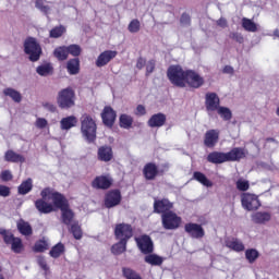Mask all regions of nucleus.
I'll use <instances>...</instances> for the list:
<instances>
[{"instance_id": "1", "label": "nucleus", "mask_w": 279, "mask_h": 279, "mask_svg": "<svg viewBox=\"0 0 279 279\" xmlns=\"http://www.w3.org/2000/svg\"><path fill=\"white\" fill-rule=\"evenodd\" d=\"M169 82L177 88H202L204 78L195 70H184L181 65H170L167 70Z\"/></svg>"}, {"instance_id": "2", "label": "nucleus", "mask_w": 279, "mask_h": 279, "mask_svg": "<svg viewBox=\"0 0 279 279\" xmlns=\"http://www.w3.org/2000/svg\"><path fill=\"white\" fill-rule=\"evenodd\" d=\"M245 158V149L242 147L232 148L228 153L211 151L207 155V162L211 165H223V162H239Z\"/></svg>"}, {"instance_id": "3", "label": "nucleus", "mask_w": 279, "mask_h": 279, "mask_svg": "<svg viewBox=\"0 0 279 279\" xmlns=\"http://www.w3.org/2000/svg\"><path fill=\"white\" fill-rule=\"evenodd\" d=\"M56 195H62L60 192L53 191L51 187H45L40 192V197L37 201H35V208L40 213L41 215H49L50 213H53L56 208Z\"/></svg>"}, {"instance_id": "4", "label": "nucleus", "mask_w": 279, "mask_h": 279, "mask_svg": "<svg viewBox=\"0 0 279 279\" xmlns=\"http://www.w3.org/2000/svg\"><path fill=\"white\" fill-rule=\"evenodd\" d=\"M81 132L87 143H95L97 141V122L93 116L84 113L81 117Z\"/></svg>"}, {"instance_id": "5", "label": "nucleus", "mask_w": 279, "mask_h": 279, "mask_svg": "<svg viewBox=\"0 0 279 279\" xmlns=\"http://www.w3.org/2000/svg\"><path fill=\"white\" fill-rule=\"evenodd\" d=\"M54 208H59V210H61L62 223L65 226H71V223H73L75 213H73V209H71L69 199H66V197H64L62 194L54 195Z\"/></svg>"}, {"instance_id": "6", "label": "nucleus", "mask_w": 279, "mask_h": 279, "mask_svg": "<svg viewBox=\"0 0 279 279\" xmlns=\"http://www.w3.org/2000/svg\"><path fill=\"white\" fill-rule=\"evenodd\" d=\"M77 97L73 87H66L59 90L57 95V105L61 110H71L74 108Z\"/></svg>"}, {"instance_id": "7", "label": "nucleus", "mask_w": 279, "mask_h": 279, "mask_svg": "<svg viewBox=\"0 0 279 279\" xmlns=\"http://www.w3.org/2000/svg\"><path fill=\"white\" fill-rule=\"evenodd\" d=\"M24 53L29 56L31 62H38L43 56V48L34 37H27L24 41Z\"/></svg>"}, {"instance_id": "8", "label": "nucleus", "mask_w": 279, "mask_h": 279, "mask_svg": "<svg viewBox=\"0 0 279 279\" xmlns=\"http://www.w3.org/2000/svg\"><path fill=\"white\" fill-rule=\"evenodd\" d=\"M161 226L163 230H178L182 226V217L175 211H169L161 216Z\"/></svg>"}, {"instance_id": "9", "label": "nucleus", "mask_w": 279, "mask_h": 279, "mask_svg": "<svg viewBox=\"0 0 279 279\" xmlns=\"http://www.w3.org/2000/svg\"><path fill=\"white\" fill-rule=\"evenodd\" d=\"M114 236L117 241H124L128 243L132 236H134V228L130 223H118L114 228Z\"/></svg>"}, {"instance_id": "10", "label": "nucleus", "mask_w": 279, "mask_h": 279, "mask_svg": "<svg viewBox=\"0 0 279 279\" xmlns=\"http://www.w3.org/2000/svg\"><path fill=\"white\" fill-rule=\"evenodd\" d=\"M173 211V202H170L169 198H154L153 213L155 215H167L168 213Z\"/></svg>"}, {"instance_id": "11", "label": "nucleus", "mask_w": 279, "mask_h": 279, "mask_svg": "<svg viewBox=\"0 0 279 279\" xmlns=\"http://www.w3.org/2000/svg\"><path fill=\"white\" fill-rule=\"evenodd\" d=\"M241 204L245 210H258L260 204V199L256 194L244 193L241 195Z\"/></svg>"}, {"instance_id": "12", "label": "nucleus", "mask_w": 279, "mask_h": 279, "mask_svg": "<svg viewBox=\"0 0 279 279\" xmlns=\"http://www.w3.org/2000/svg\"><path fill=\"white\" fill-rule=\"evenodd\" d=\"M114 180L110 174H102V175H97L93 181H92V189H96L97 191H108L113 184Z\"/></svg>"}, {"instance_id": "13", "label": "nucleus", "mask_w": 279, "mask_h": 279, "mask_svg": "<svg viewBox=\"0 0 279 279\" xmlns=\"http://www.w3.org/2000/svg\"><path fill=\"white\" fill-rule=\"evenodd\" d=\"M184 232L191 236V239H204L206 231L202 225L196 222H187L184 225Z\"/></svg>"}, {"instance_id": "14", "label": "nucleus", "mask_w": 279, "mask_h": 279, "mask_svg": "<svg viewBox=\"0 0 279 279\" xmlns=\"http://www.w3.org/2000/svg\"><path fill=\"white\" fill-rule=\"evenodd\" d=\"M121 190H111L105 194V208H114L121 204Z\"/></svg>"}, {"instance_id": "15", "label": "nucleus", "mask_w": 279, "mask_h": 279, "mask_svg": "<svg viewBox=\"0 0 279 279\" xmlns=\"http://www.w3.org/2000/svg\"><path fill=\"white\" fill-rule=\"evenodd\" d=\"M135 242L137 243V247L142 254L154 253V241H151V236L143 234L138 238H135Z\"/></svg>"}, {"instance_id": "16", "label": "nucleus", "mask_w": 279, "mask_h": 279, "mask_svg": "<svg viewBox=\"0 0 279 279\" xmlns=\"http://www.w3.org/2000/svg\"><path fill=\"white\" fill-rule=\"evenodd\" d=\"M104 125L106 128H114V123L117 121V111L110 106H105L102 112L100 113Z\"/></svg>"}, {"instance_id": "17", "label": "nucleus", "mask_w": 279, "mask_h": 279, "mask_svg": "<svg viewBox=\"0 0 279 279\" xmlns=\"http://www.w3.org/2000/svg\"><path fill=\"white\" fill-rule=\"evenodd\" d=\"M221 100L217 93H207L205 95V107L207 112H216L221 106Z\"/></svg>"}, {"instance_id": "18", "label": "nucleus", "mask_w": 279, "mask_h": 279, "mask_svg": "<svg viewBox=\"0 0 279 279\" xmlns=\"http://www.w3.org/2000/svg\"><path fill=\"white\" fill-rule=\"evenodd\" d=\"M113 159H114V151L112 150V146L102 145L98 147L97 160H99V162H112Z\"/></svg>"}, {"instance_id": "19", "label": "nucleus", "mask_w": 279, "mask_h": 279, "mask_svg": "<svg viewBox=\"0 0 279 279\" xmlns=\"http://www.w3.org/2000/svg\"><path fill=\"white\" fill-rule=\"evenodd\" d=\"M142 173L145 180L151 181L155 180L156 177L162 172L158 169V165H156V162H147L145 163Z\"/></svg>"}, {"instance_id": "20", "label": "nucleus", "mask_w": 279, "mask_h": 279, "mask_svg": "<svg viewBox=\"0 0 279 279\" xmlns=\"http://www.w3.org/2000/svg\"><path fill=\"white\" fill-rule=\"evenodd\" d=\"M119 52L117 50H105L101 52L97 60H96V66L101 69V66H106L110 61L114 60V57L118 56Z\"/></svg>"}, {"instance_id": "21", "label": "nucleus", "mask_w": 279, "mask_h": 279, "mask_svg": "<svg viewBox=\"0 0 279 279\" xmlns=\"http://www.w3.org/2000/svg\"><path fill=\"white\" fill-rule=\"evenodd\" d=\"M219 143V131L211 129L205 133L204 145L209 149H213Z\"/></svg>"}, {"instance_id": "22", "label": "nucleus", "mask_w": 279, "mask_h": 279, "mask_svg": "<svg viewBox=\"0 0 279 279\" xmlns=\"http://www.w3.org/2000/svg\"><path fill=\"white\" fill-rule=\"evenodd\" d=\"M167 123V116L162 112L153 114L148 121V128H162Z\"/></svg>"}, {"instance_id": "23", "label": "nucleus", "mask_w": 279, "mask_h": 279, "mask_svg": "<svg viewBox=\"0 0 279 279\" xmlns=\"http://www.w3.org/2000/svg\"><path fill=\"white\" fill-rule=\"evenodd\" d=\"M225 243L226 247H229V250H232L233 252H245V244L238 238H228Z\"/></svg>"}, {"instance_id": "24", "label": "nucleus", "mask_w": 279, "mask_h": 279, "mask_svg": "<svg viewBox=\"0 0 279 279\" xmlns=\"http://www.w3.org/2000/svg\"><path fill=\"white\" fill-rule=\"evenodd\" d=\"M4 160L5 162H13L23 165L25 163V156L17 154L16 151L9 149L4 153Z\"/></svg>"}, {"instance_id": "25", "label": "nucleus", "mask_w": 279, "mask_h": 279, "mask_svg": "<svg viewBox=\"0 0 279 279\" xmlns=\"http://www.w3.org/2000/svg\"><path fill=\"white\" fill-rule=\"evenodd\" d=\"M17 230L20 234H23V236H32L34 234V229H32V225L25 220H21L17 222Z\"/></svg>"}, {"instance_id": "26", "label": "nucleus", "mask_w": 279, "mask_h": 279, "mask_svg": "<svg viewBox=\"0 0 279 279\" xmlns=\"http://www.w3.org/2000/svg\"><path fill=\"white\" fill-rule=\"evenodd\" d=\"M193 179L196 180V182H199V184H203V186H206L207 189L213 187V181H210L208 177L204 174V172L195 171L193 173Z\"/></svg>"}, {"instance_id": "27", "label": "nucleus", "mask_w": 279, "mask_h": 279, "mask_svg": "<svg viewBox=\"0 0 279 279\" xmlns=\"http://www.w3.org/2000/svg\"><path fill=\"white\" fill-rule=\"evenodd\" d=\"M33 189L34 183L32 181V178H28L19 185L17 193L19 195H27V193H31Z\"/></svg>"}, {"instance_id": "28", "label": "nucleus", "mask_w": 279, "mask_h": 279, "mask_svg": "<svg viewBox=\"0 0 279 279\" xmlns=\"http://www.w3.org/2000/svg\"><path fill=\"white\" fill-rule=\"evenodd\" d=\"M77 125V118L75 116L65 117L60 121L61 130H71Z\"/></svg>"}, {"instance_id": "29", "label": "nucleus", "mask_w": 279, "mask_h": 279, "mask_svg": "<svg viewBox=\"0 0 279 279\" xmlns=\"http://www.w3.org/2000/svg\"><path fill=\"white\" fill-rule=\"evenodd\" d=\"M144 260H145V263H147L148 265H151L153 267H160V265H162V263H165V258H162L159 255L151 254V253L146 255Z\"/></svg>"}, {"instance_id": "30", "label": "nucleus", "mask_w": 279, "mask_h": 279, "mask_svg": "<svg viewBox=\"0 0 279 279\" xmlns=\"http://www.w3.org/2000/svg\"><path fill=\"white\" fill-rule=\"evenodd\" d=\"M53 56L59 60V62H64V60H69V50L66 46H59L53 50Z\"/></svg>"}, {"instance_id": "31", "label": "nucleus", "mask_w": 279, "mask_h": 279, "mask_svg": "<svg viewBox=\"0 0 279 279\" xmlns=\"http://www.w3.org/2000/svg\"><path fill=\"white\" fill-rule=\"evenodd\" d=\"M133 123H134V118H132V116L128 113L120 114V118H119L120 128H122L123 130H130Z\"/></svg>"}, {"instance_id": "32", "label": "nucleus", "mask_w": 279, "mask_h": 279, "mask_svg": "<svg viewBox=\"0 0 279 279\" xmlns=\"http://www.w3.org/2000/svg\"><path fill=\"white\" fill-rule=\"evenodd\" d=\"M66 69L70 75H77L80 73V58L70 59L66 63Z\"/></svg>"}, {"instance_id": "33", "label": "nucleus", "mask_w": 279, "mask_h": 279, "mask_svg": "<svg viewBox=\"0 0 279 279\" xmlns=\"http://www.w3.org/2000/svg\"><path fill=\"white\" fill-rule=\"evenodd\" d=\"M254 223H267V221H271V214L267 211H257L253 215Z\"/></svg>"}, {"instance_id": "34", "label": "nucleus", "mask_w": 279, "mask_h": 279, "mask_svg": "<svg viewBox=\"0 0 279 279\" xmlns=\"http://www.w3.org/2000/svg\"><path fill=\"white\" fill-rule=\"evenodd\" d=\"M126 251H128V242H124L123 240H119L118 243L111 246V253L114 256H121V254H123V252H126Z\"/></svg>"}, {"instance_id": "35", "label": "nucleus", "mask_w": 279, "mask_h": 279, "mask_svg": "<svg viewBox=\"0 0 279 279\" xmlns=\"http://www.w3.org/2000/svg\"><path fill=\"white\" fill-rule=\"evenodd\" d=\"M70 232L76 241H81L82 236H84V231H82V226H80L78 221H74L70 226Z\"/></svg>"}, {"instance_id": "36", "label": "nucleus", "mask_w": 279, "mask_h": 279, "mask_svg": "<svg viewBox=\"0 0 279 279\" xmlns=\"http://www.w3.org/2000/svg\"><path fill=\"white\" fill-rule=\"evenodd\" d=\"M260 257V253L256 248H247L245 251V258L250 265H254L256 260Z\"/></svg>"}, {"instance_id": "37", "label": "nucleus", "mask_w": 279, "mask_h": 279, "mask_svg": "<svg viewBox=\"0 0 279 279\" xmlns=\"http://www.w3.org/2000/svg\"><path fill=\"white\" fill-rule=\"evenodd\" d=\"M3 95H5V97H11L15 104H21V101H23V96L14 88H5Z\"/></svg>"}, {"instance_id": "38", "label": "nucleus", "mask_w": 279, "mask_h": 279, "mask_svg": "<svg viewBox=\"0 0 279 279\" xmlns=\"http://www.w3.org/2000/svg\"><path fill=\"white\" fill-rule=\"evenodd\" d=\"M10 245L14 254H22L25 251V246L23 245V240H21V238H15Z\"/></svg>"}, {"instance_id": "39", "label": "nucleus", "mask_w": 279, "mask_h": 279, "mask_svg": "<svg viewBox=\"0 0 279 279\" xmlns=\"http://www.w3.org/2000/svg\"><path fill=\"white\" fill-rule=\"evenodd\" d=\"M47 250H49V243L47 240H38L33 246V252L36 254H43V252H47Z\"/></svg>"}, {"instance_id": "40", "label": "nucleus", "mask_w": 279, "mask_h": 279, "mask_svg": "<svg viewBox=\"0 0 279 279\" xmlns=\"http://www.w3.org/2000/svg\"><path fill=\"white\" fill-rule=\"evenodd\" d=\"M64 244H62V242H59L58 244L52 246V248L49 252V255L51 256V258H60L61 254H64Z\"/></svg>"}, {"instance_id": "41", "label": "nucleus", "mask_w": 279, "mask_h": 279, "mask_svg": "<svg viewBox=\"0 0 279 279\" xmlns=\"http://www.w3.org/2000/svg\"><path fill=\"white\" fill-rule=\"evenodd\" d=\"M66 34V27L63 25L54 26L52 29L49 32V37L50 38H62Z\"/></svg>"}, {"instance_id": "42", "label": "nucleus", "mask_w": 279, "mask_h": 279, "mask_svg": "<svg viewBox=\"0 0 279 279\" xmlns=\"http://www.w3.org/2000/svg\"><path fill=\"white\" fill-rule=\"evenodd\" d=\"M242 27L245 29V32H258V26L256 23L247 17L242 19Z\"/></svg>"}, {"instance_id": "43", "label": "nucleus", "mask_w": 279, "mask_h": 279, "mask_svg": "<svg viewBox=\"0 0 279 279\" xmlns=\"http://www.w3.org/2000/svg\"><path fill=\"white\" fill-rule=\"evenodd\" d=\"M68 56H73V58H80L82 56V47L77 44H72L66 46Z\"/></svg>"}, {"instance_id": "44", "label": "nucleus", "mask_w": 279, "mask_h": 279, "mask_svg": "<svg viewBox=\"0 0 279 279\" xmlns=\"http://www.w3.org/2000/svg\"><path fill=\"white\" fill-rule=\"evenodd\" d=\"M122 275L126 279H143L136 270L128 267L122 268Z\"/></svg>"}, {"instance_id": "45", "label": "nucleus", "mask_w": 279, "mask_h": 279, "mask_svg": "<svg viewBox=\"0 0 279 279\" xmlns=\"http://www.w3.org/2000/svg\"><path fill=\"white\" fill-rule=\"evenodd\" d=\"M217 110V113L223 121H230L232 119V111L228 107H220Z\"/></svg>"}, {"instance_id": "46", "label": "nucleus", "mask_w": 279, "mask_h": 279, "mask_svg": "<svg viewBox=\"0 0 279 279\" xmlns=\"http://www.w3.org/2000/svg\"><path fill=\"white\" fill-rule=\"evenodd\" d=\"M36 71H37L38 75H41L45 77V76L53 73V66H51V64L47 63V64L37 66Z\"/></svg>"}, {"instance_id": "47", "label": "nucleus", "mask_w": 279, "mask_h": 279, "mask_svg": "<svg viewBox=\"0 0 279 279\" xmlns=\"http://www.w3.org/2000/svg\"><path fill=\"white\" fill-rule=\"evenodd\" d=\"M0 234H1L5 245H11V243L16 239V236H14V233H12L5 229H2L0 231Z\"/></svg>"}, {"instance_id": "48", "label": "nucleus", "mask_w": 279, "mask_h": 279, "mask_svg": "<svg viewBox=\"0 0 279 279\" xmlns=\"http://www.w3.org/2000/svg\"><path fill=\"white\" fill-rule=\"evenodd\" d=\"M128 31L131 34H138L141 32V21L138 19H134L129 23Z\"/></svg>"}, {"instance_id": "49", "label": "nucleus", "mask_w": 279, "mask_h": 279, "mask_svg": "<svg viewBox=\"0 0 279 279\" xmlns=\"http://www.w3.org/2000/svg\"><path fill=\"white\" fill-rule=\"evenodd\" d=\"M235 186L238 189V191H248L250 190V181L243 180V179H239L235 183Z\"/></svg>"}, {"instance_id": "50", "label": "nucleus", "mask_w": 279, "mask_h": 279, "mask_svg": "<svg viewBox=\"0 0 279 279\" xmlns=\"http://www.w3.org/2000/svg\"><path fill=\"white\" fill-rule=\"evenodd\" d=\"M0 179L2 182H11V180L14 179V175L12 174V171H10V170H3L0 173Z\"/></svg>"}, {"instance_id": "51", "label": "nucleus", "mask_w": 279, "mask_h": 279, "mask_svg": "<svg viewBox=\"0 0 279 279\" xmlns=\"http://www.w3.org/2000/svg\"><path fill=\"white\" fill-rule=\"evenodd\" d=\"M154 71H156V60L150 59L146 64V77H149Z\"/></svg>"}, {"instance_id": "52", "label": "nucleus", "mask_w": 279, "mask_h": 279, "mask_svg": "<svg viewBox=\"0 0 279 279\" xmlns=\"http://www.w3.org/2000/svg\"><path fill=\"white\" fill-rule=\"evenodd\" d=\"M37 263L44 271H49V265H47V259H45L43 256H39L37 258Z\"/></svg>"}, {"instance_id": "53", "label": "nucleus", "mask_w": 279, "mask_h": 279, "mask_svg": "<svg viewBox=\"0 0 279 279\" xmlns=\"http://www.w3.org/2000/svg\"><path fill=\"white\" fill-rule=\"evenodd\" d=\"M12 191L8 185H0V197H10Z\"/></svg>"}, {"instance_id": "54", "label": "nucleus", "mask_w": 279, "mask_h": 279, "mask_svg": "<svg viewBox=\"0 0 279 279\" xmlns=\"http://www.w3.org/2000/svg\"><path fill=\"white\" fill-rule=\"evenodd\" d=\"M180 23L186 27L191 26V15H189V13H183L181 15Z\"/></svg>"}, {"instance_id": "55", "label": "nucleus", "mask_w": 279, "mask_h": 279, "mask_svg": "<svg viewBox=\"0 0 279 279\" xmlns=\"http://www.w3.org/2000/svg\"><path fill=\"white\" fill-rule=\"evenodd\" d=\"M47 125H48L47 119L38 118L36 120V128H38L39 130H45V128H47Z\"/></svg>"}, {"instance_id": "56", "label": "nucleus", "mask_w": 279, "mask_h": 279, "mask_svg": "<svg viewBox=\"0 0 279 279\" xmlns=\"http://www.w3.org/2000/svg\"><path fill=\"white\" fill-rule=\"evenodd\" d=\"M230 38H232V40H235V43H239L240 45H242V43H244V38L243 35H241V33H232L230 35Z\"/></svg>"}, {"instance_id": "57", "label": "nucleus", "mask_w": 279, "mask_h": 279, "mask_svg": "<svg viewBox=\"0 0 279 279\" xmlns=\"http://www.w3.org/2000/svg\"><path fill=\"white\" fill-rule=\"evenodd\" d=\"M135 114H136L137 117H145V114H147V109H145V106L138 105V106L136 107Z\"/></svg>"}, {"instance_id": "58", "label": "nucleus", "mask_w": 279, "mask_h": 279, "mask_svg": "<svg viewBox=\"0 0 279 279\" xmlns=\"http://www.w3.org/2000/svg\"><path fill=\"white\" fill-rule=\"evenodd\" d=\"M145 64H147V60H145V58L143 57H140L136 62V69L141 71L142 69L145 68Z\"/></svg>"}, {"instance_id": "59", "label": "nucleus", "mask_w": 279, "mask_h": 279, "mask_svg": "<svg viewBox=\"0 0 279 279\" xmlns=\"http://www.w3.org/2000/svg\"><path fill=\"white\" fill-rule=\"evenodd\" d=\"M217 25H218V27H222V29H226V27H228V20L220 17L217 21Z\"/></svg>"}, {"instance_id": "60", "label": "nucleus", "mask_w": 279, "mask_h": 279, "mask_svg": "<svg viewBox=\"0 0 279 279\" xmlns=\"http://www.w3.org/2000/svg\"><path fill=\"white\" fill-rule=\"evenodd\" d=\"M222 73L227 75H234V68H232L231 65H226L222 70Z\"/></svg>"}, {"instance_id": "61", "label": "nucleus", "mask_w": 279, "mask_h": 279, "mask_svg": "<svg viewBox=\"0 0 279 279\" xmlns=\"http://www.w3.org/2000/svg\"><path fill=\"white\" fill-rule=\"evenodd\" d=\"M35 5L38 10H41V12H47V7H45V4L43 3V1L37 0L35 2Z\"/></svg>"}, {"instance_id": "62", "label": "nucleus", "mask_w": 279, "mask_h": 279, "mask_svg": "<svg viewBox=\"0 0 279 279\" xmlns=\"http://www.w3.org/2000/svg\"><path fill=\"white\" fill-rule=\"evenodd\" d=\"M45 108H48V110H50V112H56V106L54 105L46 104Z\"/></svg>"}, {"instance_id": "63", "label": "nucleus", "mask_w": 279, "mask_h": 279, "mask_svg": "<svg viewBox=\"0 0 279 279\" xmlns=\"http://www.w3.org/2000/svg\"><path fill=\"white\" fill-rule=\"evenodd\" d=\"M274 36H276L277 38H279V29H275V31H274Z\"/></svg>"}, {"instance_id": "64", "label": "nucleus", "mask_w": 279, "mask_h": 279, "mask_svg": "<svg viewBox=\"0 0 279 279\" xmlns=\"http://www.w3.org/2000/svg\"><path fill=\"white\" fill-rule=\"evenodd\" d=\"M267 142L274 143V141H276L274 137H268L266 138Z\"/></svg>"}]
</instances>
